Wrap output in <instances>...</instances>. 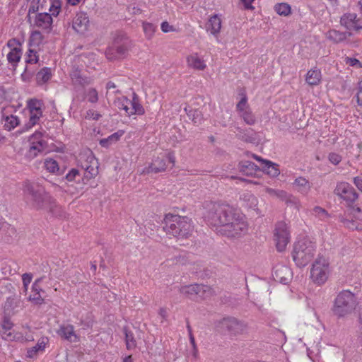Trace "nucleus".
<instances>
[{
    "mask_svg": "<svg viewBox=\"0 0 362 362\" xmlns=\"http://www.w3.org/2000/svg\"><path fill=\"white\" fill-rule=\"evenodd\" d=\"M204 218L211 226L220 227L221 233L228 237H238L247 233V218L238 209L227 204L211 202L206 205Z\"/></svg>",
    "mask_w": 362,
    "mask_h": 362,
    "instance_id": "1",
    "label": "nucleus"
},
{
    "mask_svg": "<svg viewBox=\"0 0 362 362\" xmlns=\"http://www.w3.org/2000/svg\"><path fill=\"white\" fill-rule=\"evenodd\" d=\"M23 191L26 204L30 208L41 210L48 204V211L54 216L61 219L67 218L65 209L57 204L42 186L35 183L26 182Z\"/></svg>",
    "mask_w": 362,
    "mask_h": 362,
    "instance_id": "2",
    "label": "nucleus"
},
{
    "mask_svg": "<svg viewBox=\"0 0 362 362\" xmlns=\"http://www.w3.org/2000/svg\"><path fill=\"white\" fill-rule=\"evenodd\" d=\"M163 223L164 231L177 238H187L194 229L191 218L172 213L165 215Z\"/></svg>",
    "mask_w": 362,
    "mask_h": 362,
    "instance_id": "3",
    "label": "nucleus"
},
{
    "mask_svg": "<svg viewBox=\"0 0 362 362\" xmlns=\"http://www.w3.org/2000/svg\"><path fill=\"white\" fill-rule=\"evenodd\" d=\"M62 9V3L59 0H51L49 6V12H39L28 16V22L33 28L49 33L53 28V17H57Z\"/></svg>",
    "mask_w": 362,
    "mask_h": 362,
    "instance_id": "4",
    "label": "nucleus"
},
{
    "mask_svg": "<svg viewBox=\"0 0 362 362\" xmlns=\"http://www.w3.org/2000/svg\"><path fill=\"white\" fill-rule=\"evenodd\" d=\"M315 252V244L308 238H303L295 243L292 257L298 267H304L310 262Z\"/></svg>",
    "mask_w": 362,
    "mask_h": 362,
    "instance_id": "5",
    "label": "nucleus"
},
{
    "mask_svg": "<svg viewBox=\"0 0 362 362\" xmlns=\"http://www.w3.org/2000/svg\"><path fill=\"white\" fill-rule=\"evenodd\" d=\"M330 274L329 262L323 256H318L310 269L311 281L317 286H322L329 279Z\"/></svg>",
    "mask_w": 362,
    "mask_h": 362,
    "instance_id": "6",
    "label": "nucleus"
},
{
    "mask_svg": "<svg viewBox=\"0 0 362 362\" xmlns=\"http://www.w3.org/2000/svg\"><path fill=\"white\" fill-rule=\"evenodd\" d=\"M356 306L355 295L349 291H343L337 295L333 308V313L338 317H344L353 312Z\"/></svg>",
    "mask_w": 362,
    "mask_h": 362,
    "instance_id": "7",
    "label": "nucleus"
},
{
    "mask_svg": "<svg viewBox=\"0 0 362 362\" xmlns=\"http://www.w3.org/2000/svg\"><path fill=\"white\" fill-rule=\"evenodd\" d=\"M114 105L118 109L124 110L127 116L143 115L145 113V109L141 104L139 97L134 92L132 93L131 100L126 96H121L114 101Z\"/></svg>",
    "mask_w": 362,
    "mask_h": 362,
    "instance_id": "8",
    "label": "nucleus"
},
{
    "mask_svg": "<svg viewBox=\"0 0 362 362\" xmlns=\"http://www.w3.org/2000/svg\"><path fill=\"white\" fill-rule=\"evenodd\" d=\"M167 160L174 166L175 158L173 152H161L157 154V156H153L151 163L146 168H144L141 173H157L165 171L167 169Z\"/></svg>",
    "mask_w": 362,
    "mask_h": 362,
    "instance_id": "9",
    "label": "nucleus"
},
{
    "mask_svg": "<svg viewBox=\"0 0 362 362\" xmlns=\"http://www.w3.org/2000/svg\"><path fill=\"white\" fill-rule=\"evenodd\" d=\"M80 166L84 170L83 177V184L96 177L98 174V162L91 152L82 155L79 160Z\"/></svg>",
    "mask_w": 362,
    "mask_h": 362,
    "instance_id": "10",
    "label": "nucleus"
},
{
    "mask_svg": "<svg viewBox=\"0 0 362 362\" xmlns=\"http://www.w3.org/2000/svg\"><path fill=\"white\" fill-rule=\"evenodd\" d=\"M274 241L276 250L282 252L286 250L291 241V232L288 224L285 222H278L274 230Z\"/></svg>",
    "mask_w": 362,
    "mask_h": 362,
    "instance_id": "11",
    "label": "nucleus"
},
{
    "mask_svg": "<svg viewBox=\"0 0 362 362\" xmlns=\"http://www.w3.org/2000/svg\"><path fill=\"white\" fill-rule=\"evenodd\" d=\"M26 107L29 112L28 126L32 128L42 117L44 103L42 100L31 98L27 100Z\"/></svg>",
    "mask_w": 362,
    "mask_h": 362,
    "instance_id": "12",
    "label": "nucleus"
},
{
    "mask_svg": "<svg viewBox=\"0 0 362 362\" xmlns=\"http://www.w3.org/2000/svg\"><path fill=\"white\" fill-rule=\"evenodd\" d=\"M29 144L30 147L27 154L30 158H34L39 153L43 151L45 146L42 132L40 130L35 131V132L30 136Z\"/></svg>",
    "mask_w": 362,
    "mask_h": 362,
    "instance_id": "13",
    "label": "nucleus"
},
{
    "mask_svg": "<svg viewBox=\"0 0 362 362\" xmlns=\"http://www.w3.org/2000/svg\"><path fill=\"white\" fill-rule=\"evenodd\" d=\"M6 46L10 48V52L6 54L7 61L13 66L16 67L21 59L22 44L18 40L12 38L8 40Z\"/></svg>",
    "mask_w": 362,
    "mask_h": 362,
    "instance_id": "14",
    "label": "nucleus"
},
{
    "mask_svg": "<svg viewBox=\"0 0 362 362\" xmlns=\"http://www.w3.org/2000/svg\"><path fill=\"white\" fill-rule=\"evenodd\" d=\"M334 193L343 200L350 203L354 202L358 198V194L354 188L346 182L337 183Z\"/></svg>",
    "mask_w": 362,
    "mask_h": 362,
    "instance_id": "15",
    "label": "nucleus"
},
{
    "mask_svg": "<svg viewBox=\"0 0 362 362\" xmlns=\"http://www.w3.org/2000/svg\"><path fill=\"white\" fill-rule=\"evenodd\" d=\"M89 26V18L85 12H78L72 20L71 28L78 34H85L88 30Z\"/></svg>",
    "mask_w": 362,
    "mask_h": 362,
    "instance_id": "16",
    "label": "nucleus"
},
{
    "mask_svg": "<svg viewBox=\"0 0 362 362\" xmlns=\"http://www.w3.org/2000/svg\"><path fill=\"white\" fill-rule=\"evenodd\" d=\"M187 65L189 69L197 71H204L207 69V61L197 52L188 54L186 57Z\"/></svg>",
    "mask_w": 362,
    "mask_h": 362,
    "instance_id": "17",
    "label": "nucleus"
},
{
    "mask_svg": "<svg viewBox=\"0 0 362 362\" xmlns=\"http://www.w3.org/2000/svg\"><path fill=\"white\" fill-rule=\"evenodd\" d=\"M6 340L16 341H28L33 340V335L29 327L23 326L21 331L13 330V332L6 334Z\"/></svg>",
    "mask_w": 362,
    "mask_h": 362,
    "instance_id": "18",
    "label": "nucleus"
},
{
    "mask_svg": "<svg viewBox=\"0 0 362 362\" xmlns=\"http://www.w3.org/2000/svg\"><path fill=\"white\" fill-rule=\"evenodd\" d=\"M57 333L62 339L71 343H77L80 341V336L74 331V325L69 324L62 325L59 326Z\"/></svg>",
    "mask_w": 362,
    "mask_h": 362,
    "instance_id": "19",
    "label": "nucleus"
},
{
    "mask_svg": "<svg viewBox=\"0 0 362 362\" xmlns=\"http://www.w3.org/2000/svg\"><path fill=\"white\" fill-rule=\"evenodd\" d=\"M356 212L358 213L357 219H362V211L359 208H353L345 217H341V222H342L344 226L348 229L352 230H360L362 229V224L358 223L357 221L353 220L352 218L348 217V216H351Z\"/></svg>",
    "mask_w": 362,
    "mask_h": 362,
    "instance_id": "20",
    "label": "nucleus"
},
{
    "mask_svg": "<svg viewBox=\"0 0 362 362\" xmlns=\"http://www.w3.org/2000/svg\"><path fill=\"white\" fill-rule=\"evenodd\" d=\"M360 20L357 18V15L353 13H345L340 19V23L342 26L349 30L358 31L362 30V25L359 24Z\"/></svg>",
    "mask_w": 362,
    "mask_h": 362,
    "instance_id": "21",
    "label": "nucleus"
},
{
    "mask_svg": "<svg viewBox=\"0 0 362 362\" xmlns=\"http://www.w3.org/2000/svg\"><path fill=\"white\" fill-rule=\"evenodd\" d=\"M221 16L218 14H213L209 16L206 24V30L214 37H218L221 31Z\"/></svg>",
    "mask_w": 362,
    "mask_h": 362,
    "instance_id": "22",
    "label": "nucleus"
},
{
    "mask_svg": "<svg viewBox=\"0 0 362 362\" xmlns=\"http://www.w3.org/2000/svg\"><path fill=\"white\" fill-rule=\"evenodd\" d=\"M49 339L46 336L41 337L36 345L28 349L26 356L29 358H35L40 353L42 354L45 353L46 348L49 346Z\"/></svg>",
    "mask_w": 362,
    "mask_h": 362,
    "instance_id": "23",
    "label": "nucleus"
},
{
    "mask_svg": "<svg viewBox=\"0 0 362 362\" xmlns=\"http://www.w3.org/2000/svg\"><path fill=\"white\" fill-rule=\"evenodd\" d=\"M322 81V73L319 68H311L305 74V83L311 87L319 86Z\"/></svg>",
    "mask_w": 362,
    "mask_h": 362,
    "instance_id": "24",
    "label": "nucleus"
},
{
    "mask_svg": "<svg viewBox=\"0 0 362 362\" xmlns=\"http://www.w3.org/2000/svg\"><path fill=\"white\" fill-rule=\"evenodd\" d=\"M128 48L126 45H115L109 47L106 50V57L109 59H114L124 56L127 52Z\"/></svg>",
    "mask_w": 362,
    "mask_h": 362,
    "instance_id": "25",
    "label": "nucleus"
},
{
    "mask_svg": "<svg viewBox=\"0 0 362 362\" xmlns=\"http://www.w3.org/2000/svg\"><path fill=\"white\" fill-rule=\"evenodd\" d=\"M253 157L257 160H259L263 163V171L267 173L271 177H277L280 170L278 168V165L271 161L264 160V159L260 158L258 156L253 155Z\"/></svg>",
    "mask_w": 362,
    "mask_h": 362,
    "instance_id": "26",
    "label": "nucleus"
},
{
    "mask_svg": "<svg viewBox=\"0 0 362 362\" xmlns=\"http://www.w3.org/2000/svg\"><path fill=\"white\" fill-rule=\"evenodd\" d=\"M351 33L341 32L336 29H331L325 33V37L334 43H340L351 36Z\"/></svg>",
    "mask_w": 362,
    "mask_h": 362,
    "instance_id": "27",
    "label": "nucleus"
},
{
    "mask_svg": "<svg viewBox=\"0 0 362 362\" xmlns=\"http://www.w3.org/2000/svg\"><path fill=\"white\" fill-rule=\"evenodd\" d=\"M198 288L196 291L194 301H202L210 298L214 295V291L211 287L204 285L198 284Z\"/></svg>",
    "mask_w": 362,
    "mask_h": 362,
    "instance_id": "28",
    "label": "nucleus"
},
{
    "mask_svg": "<svg viewBox=\"0 0 362 362\" xmlns=\"http://www.w3.org/2000/svg\"><path fill=\"white\" fill-rule=\"evenodd\" d=\"M39 281L40 279L35 281L33 286H31V293L28 296V300L35 305H41L44 303V299L40 294L41 289L38 286Z\"/></svg>",
    "mask_w": 362,
    "mask_h": 362,
    "instance_id": "29",
    "label": "nucleus"
},
{
    "mask_svg": "<svg viewBox=\"0 0 362 362\" xmlns=\"http://www.w3.org/2000/svg\"><path fill=\"white\" fill-rule=\"evenodd\" d=\"M124 130H119L116 132L108 136L107 138L103 139L100 141V144L102 147L108 148L113 144L117 143L124 134Z\"/></svg>",
    "mask_w": 362,
    "mask_h": 362,
    "instance_id": "30",
    "label": "nucleus"
},
{
    "mask_svg": "<svg viewBox=\"0 0 362 362\" xmlns=\"http://www.w3.org/2000/svg\"><path fill=\"white\" fill-rule=\"evenodd\" d=\"M44 168L50 173L59 175L62 172L60 171V168L58 162L51 158H47L44 160Z\"/></svg>",
    "mask_w": 362,
    "mask_h": 362,
    "instance_id": "31",
    "label": "nucleus"
},
{
    "mask_svg": "<svg viewBox=\"0 0 362 362\" xmlns=\"http://www.w3.org/2000/svg\"><path fill=\"white\" fill-rule=\"evenodd\" d=\"M29 2L28 16L37 13L39 10H44L47 8L45 0H29Z\"/></svg>",
    "mask_w": 362,
    "mask_h": 362,
    "instance_id": "32",
    "label": "nucleus"
},
{
    "mask_svg": "<svg viewBox=\"0 0 362 362\" xmlns=\"http://www.w3.org/2000/svg\"><path fill=\"white\" fill-rule=\"evenodd\" d=\"M20 124V119L18 116L10 115L4 117V128L6 131H12Z\"/></svg>",
    "mask_w": 362,
    "mask_h": 362,
    "instance_id": "33",
    "label": "nucleus"
},
{
    "mask_svg": "<svg viewBox=\"0 0 362 362\" xmlns=\"http://www.w3.org/2000/svg\"><path fill=\"white\" fill-rule=\"evenodd\" d=\"M52 76L50 68H42L36 75L37 83L39 85H43L46 83Z\"/></svg>",
    "mask_w": 362,
    "mask_h": 362,
    "instance_id": "34",
    "label": "nucleus"
},
{
    "mask_svg": "<svg viewBox=\"0 0 362 362\" xmlns=\"http://www.w3.org/2000/svg\"><path fill=\"white\" fill-rule=\"evenodd\" d=\"M293 185L296 187L297 190L302 193H308L311 187L309 181L303 177H297L294 181Z\"/></svg>",
    "mask_w": 362,
    "mask_h": 362,
    "instance_id": "35",
    "label": "nucleus"
},
{
    "mask_svg": "<svg viewBox=\"0 0 362 362\" xmlns=\"http://www.w3.org/2000/svg\"><path fill=\"white\" fill-rule=\"evenodd\" d=\"M198 284L185 285L180 288V292L191 300L194 299L196 291L198 289Z\"/></svg>",
    "mask_w": 362,
    "mask_h": 362,
    "instance_id": "36",
    "label": "nucleus"
},
{
    "mask_svg": "<svg viewBox=\"0 0 362 362\" xmlns=\"http://www.w3.org/2000/svg\"><path fill=\"white\" fill-rule=\"evenodd\" d=\"M43 39V35L40 30L31 32L29 37L30 47H38L42 43Z\"/></svg>",
    "mask_w": 362,
    "mask_h": 362,
    "instance_id": "37",
    "label": "nucleus"
},
{
    "mask_svg": "<svg viewBox=\"0 0 362 362\" xmlns=\"http://www.w3.org/2000/svg\"><path fill=\"white\" fill-rule=\"evenodd\" d=\"M84 99L90 104H95L99 101V93L95 88H88L85 90Z\"/></svg>",
    "mask_w": 362,
    "mask_h": 362,
    "instance_id": "38",
    "label": "nucleus"
},
{
    "mask_svg": "<svg viewBox=\"0 0 362 362\" xmlns=\"http://www.w3.org/2000/svg\"><path fill=\"white\" fill-rule=\"evenodd\" d=\"M240 170L247 175H252L253 171L259 170V168L252 162L245 161L240 163Z\"/></svg>",
    "mask_w": 362,
    "mask_h": 362,
    "instance_id": "39",
    "label": "nucleus"
},
{
    "mask_svg": "<svg viewBox=\"0 0 362 362\" xmlns=\"http://www.w3.org/2000/svg\"><path fill=\"white\" fill-rule=\"evenodd\" d=\"M245 206L250 209H252L254 211H256L257 214H260V211L258 209V199L253 194H249L245 199Z\"/></svg>",
    "mask_w": 362,
    "mask_h": 362,
    "instance_id": "40",
    "label": "nucleus"
},
{
    "mask_svg": "<svg viewBox=\"0 0 362 362\" xmlns=\"http://www.w3.org/2000/svg\"><path fill=\"white\" fill-rule=\"evenodd\" d=\"M274 11L280 16H288L291 13V7L286 3H280L274 6Z\"/></svg>",
    "mask_w": 362,
    "mask_h": 362,
    "instance_id": "41",
    "label": "nucleus"
},
{
    "mask_svg": "<svg viewBox=\"0 0 362 362\" xmlns=\"http://www.w3.org/2000/svg\"><path fill=\"white\" fill-rule=\"evenodd\" d=\"M142 28L146 38L147 40H151L154 35L156 27L151 23L144 22L142 23Z\"/></svg>",
    "mask_w": 362,
    "mask_h": 362,
    "instance_id": "42",
    "label": "nucleus"
},
{
    "mask_svg": "<svg viewBox=\"0 0 362 362\" xmlns=\"http://www.w3.org/2000/svg\"><path fill=\"white\" fill-rule=\"evenodd\" d=\"M13 323L8 319L5 318L1 324V330L0 333L4 339L6 340V333L13 332Z\"/></svg>",
    "mask_w": 362,
    "mask_h": 362,
    "instance_id": "43",
    "label": "nucleus"
},
{
    "mask_svg": "<svg viewBox=\"0 0 362 362\" xmlns=\"http://www.w3.org/2000/svg\"><path fill=\"white\" fill-rule=\"evenodd\" d=\"M264 191L271 197H276L281 200H285L287 198V192L281 191V189H274L269 187H266Z\"/></svg>",
    "mask_w": 362,
    "mask_h": 362,
    "instance_id": "44",
    "label": "nucleus"
},
{
    "mask_svg": "<svg viewBox=\"0 0 362 362\" xmlns=\"http://www.w3.org/2000/svg\"><path fill=\"white\" fill-rule=\"evenodd\" d=\"M247 110H250L247 103V97L245 93H242V98L236 105V110L239 114Z\"/></svg>",
    "mask_w": 362,
    "mask_h": 362,
    "instance_id": "45",
    "label": "nucleus"
},
{
    "mask_svg": "<svg viewBox=\"0 0 362 362\" xmlns=\"http://www.w3.org/2000/svg\"><path fill=\"white\" fill-rule=\"evenodd\" d=\"M248 125H253L255 123V117L251 109L242 112L238 114Z\"/></svg>",
    "mask_w": 362,
    "mask_h": 362,
    "instance_id": "46",
    "label": "nucleus"
},
{
    "mask_svg": "<svg viewBox=\"0 0 362 362\" xmlns=\"http://www.w3.org/2000/svg\"><path fill=\"white\" fill-rule=\"evenodd\" d=\"M39 61V55L33 48H29L26 54L25 62L28 64H37Z\"/></svg>",
    "mask_w": 362,
    "mask_h": 362,
    "instance_id": "47",
    "label": "nucleus"
},
{
    "mask_svg": "<svg viewBox=\"0 0 362 362\" xmlns=\"http://www.w3.org/2000/svg\"><path fill=\"white\" fill-rule=\"evenodd\" d=\"M281 274H287V275H290L291 274V271L289 270L288 268L287 267H281V268H279V269H277L276 272H275V275H276V277L281 282V283H284L286 284L287 280H288V278L285 276H281Z\"/></svg>",
    "mask_w": 362,
    "mask_h": 362,
    "instance_id": "48",
    "label": "nucleus"
},
{
    "mask_svg": "<svg viewBox=\"0 0 362 362\" xmlns=\"http://www.w3.org/2000/svg\"><path fill=\"white\" fill-rule=\"evenodd\" d=\"M124 334L127 349L129 350L134 349L136 347V344L132 332H129L125 329Z\"/></svg>",
    "mask_w": 362,
    "mask_h": 362,
    "instance_id": "49",
    "label": "nucleus"
},
{
    "mask_svg": "<svg viewBox=\"0 0 362 362\" xmlns=\"http://www.w3.org/2000/svg\"><path fill=\"white\" fill-rule=\"evenodd\" d=\"M312 214L320 220H325L329 216L327 211L320 206L313 208L312 209Z\"/></svg>",
    "mask_w": 362,
    "mask_h": 362,
    "instance_id": "50",
    "label": "nucleus"
},
{
    "mask_svg": "<svg viewBox=\"0 0 362 362\" xmlns=\"http://www.w3.org/2000/svg\"><path fill=\"white\" fill-rule=\"evenodd\" d=\"M187 115L192 118L193 122L195 124H199L202 120V114L197 110H189L187 112Z\"/></svg>",
    "mask_w": 362,
    "mask_h": 362,
    "instance_id": "51",
    "label": "nucleus"
},
{
    "mask_svg": "<svg viewBox=\"0 0 362 362\" xmlns=\"http://www.w3.org/2000/svg\"><path fill=\"white\" fill-rule=\"evenodd\" d=\"M33 279V274L32 273H24L22 275L23 291L25 293L28 291V286L32 282Z\"/></svg>",
    "mask_w": 362,
    "mask_h": 362,
    "instance_id": "52",
    "label": "nucleus"
},
{
    "mask_svg": "<svg viewBox=\"0 0 362 362\" xmlns=\"http://www.w3.org/2000/svg\"><path fill=\"white\" fill-rule=\"evenodd\" d=\"M101 117V115L95 110L89 109L86 111L85 119L98 120Z\"/></svg>",
    "mask_w": 362,
    "mask_h": 362,
    "instance_id": "53",
    "label": "nucleus"
},
{
    "mask_svg": "<svg viewBox=\"0 0 362 362\" xmlns=\"http://www.w3.org/2000/svg\"><path fill=\"white\" fill-rule=\"evenodd\" d=\"M356 98L358 105H362V80H360L356 88Z\"/></svg>",
    "mask_w": 362,
    "mask_h": 362,
    "instance_id": "54",
    "label": "nucleus"
},
{
    "mask_svg": "<svg viewBox=\"0 0 362 362\" xmlns=\"http://www.w3.org/2000/svg\"><path fill=\"white\" fill-rule=\"evenodd\" d=\"M80 174L79 170L76 168H71L66 175L65 178L68 182L74 181L77 176Z\"/></svg>",
    "mask_w": 362,
    "mask_h": 362,
    "instance_id": "55",
    "label": "nucleus"
},
{
    "mask_svg": "<svg viewBox=\"0 0 362 362\" xmlns=\"http://www.w3.org/2000/svg\"><path fill=\"white\" fill-rule=\"evenodd\" d=\"M344 62L353 67H362V64L356 58L346 57L344 59Z\"/></svg>",
    "mask_w": 362,
    "mask_h": 362,
    "instance_id": "56",
    "label": "nucleus"
},
{
    "mask_svg": "<svg viewBox=\"0 0 362 362\" xmlns=\"http://www.w3.org/2000/svg\"><path fill=\"white\" fill-rule=\"evenodd\" d=\"M160 28L165 33L175 32L176 30V28L173 25H170L168 21H163L160 25Z\"/></svg>",
    "mask_w": 362,
    "mask_h": 362,
    "instance_id": "57",
    "label": "nucleus"
},
{
    "mask_svg": "<svg viewBox=\"0 0 362 362\" xmlns=\"http://www.w3.org/2000/svg\"><path fill=\"white\" fill-rule=\"evenodd\" d=\"M329 160L332 164L337 165L341 162V157L337 153H330L329 155Z\"/></svg>",
    "mask_w": 362,
    "mask_h": 362,
    "instance_id": "58",
    "label": "nucleus"
},
{
    "mask_svg": "<svg viewBox=\"0 0 362 362\" xmlns=\"http://www.w3.org/2000/svg\"><path fill=\"white\" fill-rule=\"evenodd\" d=\"M223 324L226 325L230 330L232 329L233 327L238 325V322L235 318L224 319Z\"/></svg>",
    "mask_w": 362,
    "mask_h": 362,
    "instance_id": "59",
    "label": "nucleus"
},
{
    "mask_svg": "<svg viewBox=\"0 0 362 362\" xmlns=\"http://www.w3.org/2000/svg\"><path fill=\"white\" fill-rule=\"evenodd\" d=\"M255 0H240L244 8L247 10H254L255 7L252 6L253 2Z\"/></svg>",
    "mask_w": 362,
    "mask_h": 362,
    "instance_id": "60",
    "label": "nucleus"
},
{
    "mask_svg": "<svg viewBox=\"0 0 362 362\" xmlns=\"http://www.w3.org/2000/svg\"><path fill=\"white\" fill-rule=\"evenodd\" d=\"M158 317L161 319L162 322L167 320L168 310L165 308H160L158 309Z\"/></svg>",
    "mask_w": 362,
    "mask_h": 362,
    "instance_id": "61",
    "label": "nucleus"
},
{
    "mask_svg": "<svg viewBox=\"0 0 362 362\" xmlns=\"http://www.w3.org/2000/svg\"><path fill=\"white\" fill-rule=\"evenodd\" d=\"M187 330L189 332L190 344H192V349H195V347H197V345L195 343L194 337L192 334L191 327L189 325H187Z\"/></svg>",
    "mask_w": 362,
    "mask_h": 362,
    "instance_id": "62",
    "label": "nucleus"
},
{
    "mask_svg": "<svg viewBox=\"0 0 362 362\" xmlns=\"http://www.w3.org/2000/svg\"><path fill=\"white\" fill-rule=\"evenodd\" d=\"M354 183L358 189L362 192V177H355L354 179Z\"/></svg>",
    "mask_w": 362,
    "mask_h": 362,
    "instance_id": "63",
    "label": "nucleus"
},
{
    "mask_svg": "<svg viewBox=\"0 0 362 362\" xmlns=\"http://www.w3.org/2000/svg\"><path fill=\"white\" fill-rule=\"evenodd\" d=\"M114 88H117V86L112 81L107 82L106 84V96H107L109 91H110L111 90H114Z\"/></svg>",
    "mask_w": 362,
    "mask_h": 362,
    "instance_id": "64",
    "label": "nucleus"
}]
</instances>
